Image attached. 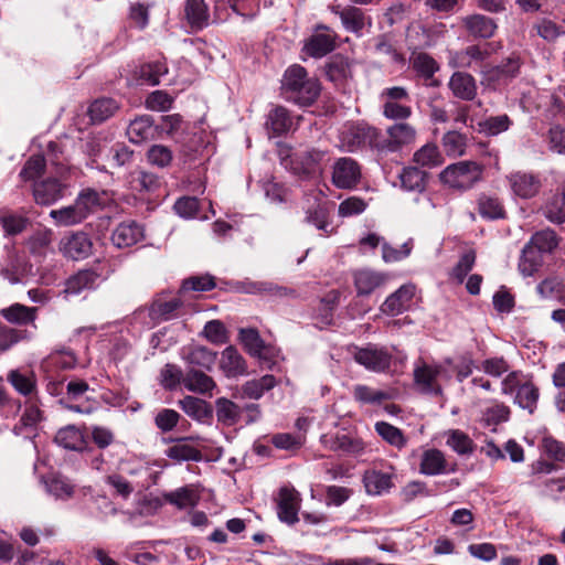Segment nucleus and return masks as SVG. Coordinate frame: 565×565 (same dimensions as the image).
I'll return each mask as SVG.
<instances>
[{"instance_id": "obj_1", "label": "nucleus", "mask_w": 565, "mask_h": 565, "mask_svg": "<svg viewBox=\"0 0 565 565\" xmlns=\"http://www.w3.org/2000/svg\"><path fill=\"white\" fill-rule=\"evenodd\" d=\"M320 83L310 77L305 67L295 64L289 66L281 81V92L285 99L300 106H309L320 95Z\"/></svg>"}, {"instance_id": "obj_2", "label": "nucleus", "mask_w": 565, "mask_h": 565, "mask_svg": "<svg viewBox=\"0 0 565 565\" xmlns=\"http://www.w3.org/2000/svg\"><path fill=\"white\" fill-rule=\"evenodd\" d=\"M414 385L425 395L441 396L444 385L451 379L449 369L444 363H428L419 359L414 364Z\"/></svg>"}, {"instance_id": "obj_3", "label": "nucleus", "mask_w": 565, "mask_h": 565, "mask_svg": "<svg viewBox=\"0 0 565 565\" xmlns=\"http://www.w3.org/2000/svg\"><path fill=\"white\" fill-rule=\"evenodd\" d=\"M99 204V195L96 191L87 189L79 193L72 205L52 210L50 216L57 226H73L82 223Z\"/></svg>"}, {"instance_id": "obj_4", "label": "nucleus", "mask_w": 565, "mask_h": 565, "mask_svg": "<svg viewBox=\"0 0 565 565\" xmlns=\"http://www.w3.org/2000/svg\"><path fill=\"white\" fill-rule=\"evenodd\" d=\"M380 129L366 124H347L339 135L340 147L348 152H355L366 147L377 152Z\"/></svg>"}, {"instance_id": "obj_5", "label": "nucleus", "mask_w": 565, "mask_h": 565, "mask_svg": "<svg viewBox=\"0 0 565 565\" xmlns=\"http://www.w3.org/2000/svg\"><path fill=\"white\" fill-rule=\"evenodd\" d=\"M416 128L405 121L387 127L385 134L380 130L377 152L381 154L398 152L416 141Z\"/></svg>"}, {"instance_id": "obj_6", "label": "nucleus", "mask_w": 565, "mask_h": 565, "mask_svg": "<svg viewBox=\"0 0 565 565\" xmlns=\"http://www.w3.org/2000/svg\"><path fill=\"white\" fill-rule=\"evenodd\" d=\"M481 168L476 162L460 161L443 170L440 180L450 188L467 190L481 178Z\"/></svg>"}, {"instance_id": "obj_7", "label": "nucleus", "mask_w": 565, "mask_h": 565, "mask_svg": "<svg viewBox=\"0 0 565 565\" xmlns=\"http://www.w3.org/2000/svg\"><path fill=\"white\" fill-rule=\"evenodd\" d=\"M89 390L85 381L72 380L67 383L65 396L60 399V404L70 412L90 415L97 411L99 404L96 399L88 397L82 402V397Z\"/></svg>"}, {"instance_id": "obj_8", "label": "nucleus", "mask_w": 565, "mask_h": 565, "mask_svg": "<svg viewBox=\"0 0 565 565\" xmlns=\"http://www.w3.org/2000/svg\"><path fill=\"white\" fill-rule=\"evenodd\" d=\"M361 179V168L352 158H340L333 164L332 182L339 189H352Z\"/></svg>"}, {"instance_id": "obj_9", "label": "nucleus", "mask_w": 565, "mask_h": 565, "mask_svg": "<svg viewBox=\"0 0 565 565\" xmlns=\"http://www.w3.org/2000/svg\"><path fill=\"white\" fill-rule=\"evenodd\" d=\"M277 514L281 522L289 525L299 521L300 494L295 488L282 487L277 498Z\"/></svg>"}, {"instance_id": "obj_10", "label": "nucleus", "mask_w": 565, "mask_h": 565, "mask_svg": "<svg viewBox=\"0 0 565 565\" xmlns=\"http://www.w3.org/2000/svg\"><path fill=\"white\" fill-rule=\"evenodd\" d=\"M354 360L366 370L381 373L388 370L392 355L383 348L367 345L355 352Z\"/></svg>"}, {"instance_id": "obj_11", "label": "nucleus", "mask_w": 565, "mask_h": 565, "mask_svg": "<svg viewBox=\"0 0 565 565\" xmlns=\"http://www.w3.org/2000/svg\"><path fill=\"white\" fill-rule=\"evenodd\" d=\"M316 31L305 44V51L308 55L320 58L334 50L337 34L327 25H318Z\"/></svg>"}, {"instance_id": "obj_12", "label": "nucleus", "mask_w": 565, "mask_h": 565, "mask_svg": "<svg viewBox=\"0 0 565 565\" xmlns=\"http://www.w3.org/2000/svg\"><path fill=\"white\" fill-rule=\"evenodd\" d=\"M358 296H369L377 288L384 286L390 276L371 268L356 269L352 274Z\"/></svg>"}, {"instance_id": "obj_13", "label": "nucleus", "mask_w": 565, "mask_h": 565, "mask_svg": "<svg viewBox=\"0 0 565 565\" xmlns=\"http://www.w3.org/2000/svg\"><path fill=\"white\" fill-rule=\"evenodd\" d=\"M488 55L489 52L486 47L470 45L465 50L451 53L449 64L455 68H475L480 66Z\"/></svg>"}, {"instance_id": "obj_14", "label": "nucleus", "mask_w": 565, "mask_h": 565, "mask_svg": "<svg viewBox=\"0 0 565 565\" xmlns=\"http://www.w3.org/2000/svg\"><path fill=\"white\" fill-rule=\"evenodd\" d=\"M326 152L311 149L296 154L295 171L303 178H311L321 173V162Z\"/></svg>"}, {"instance_id": "obj_15", "label": "nucleus", "mask_w": 565, "mask_h": 565, "mask_svg": "<svg viewBox=\"0 0 565 565\" xmlns=\"http://www.w3.org/2000/svg\"><path fill=\"white\" fill-rule=\"evenodd\" d=\"M195 440H200V437L191 436L175 439V443L170 446L164 454L175 462L200 461L202 459V454L196 446L191 444Z\"/></svg>"}, {"instance_id": "obj_16", "label": "nucleus", "mask_w": 565, "mask_h": 565, "mask_svg": "<svg viewBox=\"0 0 565 565\" xmlns=\"http://www.w3.org/2000/svg\"><path fill=\"white\" fill-rule=\"evenodd\" d=\"M415 294L413 285H403L390 295L382 303L381 310L385 315L397 316L406 310Z\"/></svg>"}, {"instance_id": "obj_17", "label": "nucleus", "mask_w": 565, "mask_h": 565, "mask_svg": "<svg viewBox=\"0 0 565 565\" xmlns=\"http://www.w3.org/2000/svg\"><path fill=\"white\" fill-rule=\"evenodd\" d=\"M93 244L89 237L83 233H73L61 242L63 253L72 259L86 258L92 252Z\"/></svg>"}, {"instance_id": "obj_18", "label": "nucleus", "mask_w": 565, "mask_h": 565, "mask_svg": "<svg viewBox=\"0 0 565 565\" xmlns=\"http://www.w3.org/2000/svg\"><path fill=\"white\" fill-rule=\"evenodd\" d=\"M143 238V230L136 222L120 223L111 234V242L117 248L130 247Z\"/></svg>"}, {"instance_id": "obj_19", "label": "nucleus", "mask_w": 565, "mask_h": 565, "mask_svg": "<svg viewBox=\"0 0 565 565\" xmlns=\"http://www.w3.org/2000/svg\"><path fill=\"white\" fill-rule=\"evenodd\" d=\"M513 193L522 199H530L536 195L541 188L540 179L527 172H515L509 177Z\"/></svg>"}, {"instance_id": "obj_20", "label": "nucleus", "mask_w": 565, "mask_h": 565, "mask_svg": "<svg viewBox=\"0 0 565 565\" xmlns=\"http://www.w3.org/2000/svg\"><path fill=\"white\" fill-rule=\"evenodd\" d=\"M321 443L332 451L358 455L364 450V444L361 439L351 437L347 434L323 435Z\"/></svg>"}, {"instance_id": "obj_21", "label": "nucleus", "mask_w": 565, "mask_h": 565, "mask_svg": "<svg viewBox=\"0 0 565 565\" xmlns=\"http://www.w3.org/2000/svg\"><path fill=\"white\" fill-rule=\"evenodd\" d=\"M182 359L190 365L211 370L216 361V352L199 344L184 347L181 351Z\"/></svg>"}, {"instance_id": "obj_22", "label": "nucleus", "mask_w": 565, "mask_h": 565, "mask_svg": "<svg viewBox=\"0 0 565 565\" xmlns=\"http://www.w3.org/2000/svg\"><path fill=\"white\" fill-rule=\"evenodd\" d=\"M468 33L475 38L490 39L497 31V23L492 18L483 14H471L462 19Z\"/></svg>"}, {"instance_id": "obj_23", "label": "nucleus", "mask_w": 565, "mask_h": 565, "mask_svg": "<svg viewBox=\"0 0 565 565\" xmlns=\"http://www.w3.org/2000/svg\"><path fill=\"white\" fill-rule=\"evenodd\" d=\"M455 97L462 100H472L477 96V84L472 75L465 72H455L448 83Z\"/></svg>"}, {"instance_id": "obj_24", "label": "nucleus", "mask_w": 565, "mask_h": 565, "mask_svg": "<svg viewBox=\"0 0 565 565\" xmlns=\"http://www.w3.org/2000/svg\"><path fill=\"white\" fill-rule=\"evenodd\" d=\"M99 278V274L93 269L79 270L66 280L64 292L79 295L85 290L94 289L98 285Z\"/></svg>"}, {"instance_id": "obj_25", "label": "nucleus", "mask_w": 565, "mask_h": 565, "mask_svg": "<svg viewBox=\"0 0 565 565\" xmlns=\"http://www.w3.org/2000/svg\"><path fill=\"white\" fill-rule=\"evenodd\" d=\"M0 316L9 323L17 326L33 324L38 317L36 307L13 303L0 310Z\"/></svg>"}, {"instance_id": "obj_26", "label": "nucleus", "mask_w": 565, "mask_h": 565, "mask_svg": "<svg viewBox=\"0 0 565 565\" xmlns=\"http://www.w3.org/2000/svg\"><path fill=\"white\" fill-rule=\"evenodd\" d=\"M180 408L192 419L205 423L213 416L211 405L199 397L188 395L178 402Z\"/></svg>"}, {"instance_id": "obj_27", "label": "nucleus", "mask_w": 565, "mask_h": 565, "mask_svg": "<svg viewBox=\"0 0 565 565\" xmlns=\"http://www.w3.org/2000/svg\"><path fill=\"white\" fill-rule=\"evenodd\" d=\"M33 195L38 204H53L63 196V184L56 179L44 180L34 184Z\"/></svg>"}, {"instance_id": "obj_28", "label": "nucleus", "mask_w": 565, "mask_h": 565, "mask_svg": "<svg viewBox=\"0 0 565 565\" xmlns=\"http://www.w3.org/2000/svg\"><path fill=\"white\" fill-rule=\"evenodd\" d=\"M447 461L443 451L436 448L425 449L420 455L419 472L437 476L446 472Z\"/></svg>"}, {"instance_id": "obj_29", "label": "nucleus", "mask_w": 565, "mask_h": 565, "mask_svg": "<svg viewBox=\"0 0 565 565\" xmlns=\"http://www.w3.org/2000/svg\"><path fill=\"white\" fill-rule=\"evenodd\" d=\"M220 369L227 377H237L246 373V363L237 349L230 345L222 352Z\"/></svg>"}, {"instance_id": "obj_30", "label": "nucleus", "mask_w": 565, "mask_h": 565, "mask_svg": "<svg viewBox=\"0 0 565 565\" xmlns=\"http://www.w3.org/2000/svg\"><path fill=\"white\" fill-rule=\"evenodd\" d=\"M215 414L218 424L232 427L239 423L242 407L226 397H218L215 399Z\"/></svg>"}, {"instance_id": "obj_31", "label": "nucleus", "mask_w": 565, "mask_h": 565, "mask_svg": "<svg viewBox=\"0 0 565 565\" xmlns=\"http://www.w3.org/2000/svg\"><path fill=\"white\" fill-rule=\"evenodd\" d=\"M277 381L274 375H264L245 382L238 393L239 398L259 399L267 391L274 388Z\"/></svg>"}, {"instance_id": "obj_32", "label": "nucleus", "mask_w": 565, "mask_h": 565, "mask_svg": "<svg viewBox=\"0 0 565 565\" xmlns=\"http://www.w3.org/2000/svg\"><path fill=\"white\" fill-rule=\"evenodd\" d=\"M352 396L362 405H381L393 397L386 390H376L365 384H356L352 387Z\"/></svg>"}, {"instance_id": "obj_33", "label": "nucleus", "mask_w": 565, "mask_h": 565, "mask_svg": "<svg viewBox=\"0 0 565 565\" xmlns=\"http://www.w3.org/2000/svg\"><path fill=\"white\" fill-rule=\"evenodd\" d=\"M184 387L198 394H211L216 387L214 380L204 372L191 369L183 377Z\"/></svg>"}, {"instance_id": "obj_34", "label": "nucleus", "mask_w": 565, "mask_h": 565, "mask_svg": "<svg viewBox=\"0 0 565 565\" xmlns=\"http://www.w3.org/2000/svg\"><path fill=\"white\" fill-rule=\"evenodd\" d=\"M292 124L294 121L289 111L282 106L273 108L266 120V127L274 136H280L289 131Z\"/></svg>"}, {"instance_id": "obj_35", "label": "nucleus", "mask_w": 565, "mask_h": 565, "mask_svg": "<svg viewBox=\"0 0 565 565\" xmlns=\"http://www.w3.org/2000/svg\"><path fill=\"white\" fill-rule=\"evenodd\" d=\"M345 30L359 34L366 24H371L364 12L356 7H345L342 11H335Z\"/></svg>"}, {"instance_id": "obj_36", "label": "nucleus", "mask_w": 565, "mask_h": 565, "mask_svg": "<svg viewBox=\"0 0 565 565\" xmlns=\"http://www.w3.org/2000/svg\"><path fill=\"white\" fill-rule=\"evenodd\" d=\"M185 17L192 29L202 30L209 23V10L204 0H188Z\"/></svg>"}, {"instance_id": "obj_37", "label": "nucleus", "mask_w": 565, "mask_h": 565, "mask_svg": "<svg viewBox=\"0 0 565 565\" xmlns=\"http://www.w3.org/2000/svg\"><path fill=\"white\" fill-rule=\"evenodd\" d=\"M55 441L63 448L75 451H82L86 446L83 433L73 425L61 428L55 436Z\"/></svg>"}, {"instance_id": "obj_38", "label": "nucleus", "mask_w": 565, "mask_h": 565, "mask_svg": "<svg viewBox=\"0 0 565 565\" xmlns=\"http://www.w3.org/2000/svg\"><path fill=\"white\" fill-rule=\"evenodd\" d=\"M7 380L18 393L24 396L31 395L36 388V380L32 371L11 370Z\"/></svg>"}, {"instance_id": "obj_39", "label": "nucleus", "mask_w": 565, "mask_h": 565, "mask_svg": "<svg viewBox=\"0 0 565 565\" xmlns=\"http://www.w3.org/2000/svg\"><path fill=\"white\" fill-rule=\"evenodd\" d=\"M363 482L369 494L380 495L388 491L392 486V475L371 470L366 471L363 477Z\"/></svg>"}, {"instance_id": "obj_40", "label": "nucleus", "mask_w": 565, "mask_h": 565, "mask_svg": "<svg viewBox=\"0 0 565 565\" xmlns=\"http://www.w3.org/2000/svg\"><path fill=\"white\" fill-rule=\"evenodd\" d=\"M520 62L516 57H509L501 65L489 68L484 72L488 81H494L499 84H507L519 73Z\"/></svg>"}, {"instance_id": "obj_41", "label": "nucleus", "mask_w": 565, "mask_h": 565, "mask_svg": "<svg viewBox=\"0 0 565 565\" xmlns=\"http://www.w3.org/2000/svg\"><path fill=\"white\" fill-rule=\"evenodd\" d=\"M374 428L379 436L392 447H395L398 450L406 447L407 437L399 428L387 422H377L375 423Z\"/></svg>"}, {"instance_id": "obj_42", "label": "nucleus", "mask_w": 565, "mask_h": 565, "mask_svg": "<svg viewBox=\"0 0 565 565\" xmlns=\"http://www.w3.org/2000/svg\"><path fill=\"white\" fill-rule=\"evenodd\" d=\"M163 499L168 503L175 505L178 509H186L198 504L199 494L190 487H182L174 491L164 493Z\"/></svg>"}, {"instance_id": "obj_43", "label": "nucleus", "mask_w": 565, "mask_h": 565, "mask_svg": "<svg viewBox=\"0 0 565 565\" xmlns=\"http://www.w3.org/2000/svg\"><path fill=\"white\" fill-rule=\"evenodd\" d=\"M181 300L172 298L170 300L158 299L149 307V317L153 322H161L173 317V312L180 308Z\"/></svg>"}, {"instance_id": "obj_44", "label": "nucleus", "mask_w": 565, "mask_h": 565, "mask_svg": "<svg viewBox=\"0 0 565 565\" xmlns=\"http://www.w3.org/2000/svg\"><path fill=\"white\" fill-rule=\"evenodd\" d=\"M543 263L542 254L533 246L525 245L519 263V270L524 277L533 276Z\"/></svg>"}, {"instance_id": "obj_45", "label": "nucleus", "mask_w": 565, "mask_h": 565, "mask_svg": "<svg viewBox=\"0 0 565 565\" xmlns=\"http://www.w3.org/2000/svg\"><path fill=\"white\" fill-rule=\"evenodd\" d=\"M539 397V388L532 382L525 381L516 391L514 403L532 414L536 408Z\"/></svg>"}, {"instance_id": "obj_46", "label": "nucleus", "mask_w": 565, "mask_h": 565, "mask_svg": "<svg viewBox=\"0 0 565 565\" xmlns=\"http://www.w3.org/2000/svg\"><path fill=\"white\" fill-rule=\"evenodd\" d=\"M153 121L148 116L134 119L128 128L127 135L131 142L140 143L152 135Z\"/></svg>"}, {"instance_id": "obj_47", "label": "nucleus", "mask_w": 565, "mask_h": 565, "mask_svg": "<svg viewBox=\"0 0 565 565\" xmlns=\"http://www.w3.org/2000/svg\"><path fill=\"white\" fill-rule=\"evenodd\" d=\"M510 407L501 402H493V404L487 407L482 412L481 423L486 427L497 426L501 423H505L510 418Z\"/></svg>"}, {"instance_id": "obj_48", "label": "nucleus", "mask_w": 565, "mask_h": 565, "mask_svg": "<svg viewBox=\"0 0 565 565\" xmlns=\"http://www.w3.org/2000/svg\"><path fill=\"white\" fill-rule=\"evenodd\" d=\"M117 109L118 104L113 98H99L92 103L88 114L94 122H103L111 117Z\"/></svg>"}, {"instance_id": "obj_49", "label": "nucleus", "mask_w": 565, "mask_h": 565, "mask_svg": "<svg viewBox=\"0 0 565 565\" xmlns=\"http://www.w3.org/2000/svg\"><path fill=\"white\" fill-rule=\"evenodd\" d=\"M446 444L458 455H470L473 451L475 444L466 433L451 429L446 433Z\"/></svg>"}, {"instance_id": "obj_50", "label": "nucleus", "mask_w": 565, "mask_h": 565, "mask_svg": "<svg viewBox=\"0 0 565 565\" xmlns=\"http://www.w3.org/2000/svg\"><path fill=\"white\" fill-rule=\"evenodd\" d=\"M479 214L489 220L501 218L504 216V209L501 202L493 196L481 194L478 199Z\"/></svg>"}, {"instance_id": "obj_51", "label": "nucleus", "mask_w": 565, "mask_h": 565, "mask_svg": "<svg viewBox=\"0 0 565 565\" xmlns=\"http://www.w3.org/2000/svg\"><path fill=\"white\" fill-rule=\"evenodd\" d=\"M239 340L245 350L253 356H262L265 343L262 340L258 331L253 328L241 329Z\"/></svg>"}, {"instance_id": "obj_52", "label": "nucleus", "mask_w": 565, "mask_h": 565, "mask_svg": "<svg viewBox=\"0 0 565 565\" xmlns=\"http://www.w3.org/2000/svg\"><path fill=\"white\" fill-rule=\"evenodd\" d=\"M401 184L408 191H422L425 188V173L415 167H407L399 173Z\"/></svg>"}, {"instance_id": "obj_53", "label": "nucleus", "mask_w": 565, "mask_h": 565, "mask_svg": "<svg viewBox=\"0 0 565 565\" xmlns=\"http://www.w3.org/2000/svg\"><path fill=\"white\" fill-rule=\"evenodd\" d=\"M527 245L533 246L541 254L552 253L558 245V238L554 231L544 230L535 233Z\"/></svg>"}, {"instance_id": "obj_54", "label": "nucleus", "mask_w": 565, "mask_h": 565, "mask_svg": "<svg viewBox=\"0 0 565 565\" xmlns=\"http://www.w3.org/2000/svg\"><path fill=\"white\" fill-rule=\"evenodd\" d=\"M414 161L422 167H436L441 163V154L434 143L424 145L414 153Z\"/></svg>"}, {"instance_id": "obj_55", "label": "nucleus", "mask_w": 565, "mask_h": 565, "mask_svg": "<svg viewBox=\"0 0 565 565\" xmlns=\"http://www.w3.org/2000/svg\"><path fill=\"white\" fill-rule=\"evenodd\" d=\"M111 141L102 135L89 137L85 143V151L88 156L99 158L102 160L108 159L109 148Z\"/></svg>"}, {"instance_id": "obj_56", "label": "nucleus", "mask_w": 565, "mask_h": 565, "mask_svg": "<svg viewBox=\"0 0 565 565\" xmlns=\"http://www.w3.org/2000/svg\"><path fill=\"white\" fill-rule=\"evenodd\" d=\"M443 147L450 157H459L465 153L466 137L455 130L448 131L443 137Z\"/></svg>"}, {"instance_id": "obj_57", "label": "nucleus", "mask_w": 565, "mask_h": 565, "mask_svg": "<svg viewBox=\"0 0 565 565\" xmlns=\"http://www.w3.org/2000/svg\"><path fill=\"white\" fill-rule=\"evenodd\" d=\"M46 491L56 499H68L74 493V487L60 476H52L45 481Z\"/></svg>"}, {"instance_id": "obj_58", "label": "nucleus", "mask_w": 565, "mask_h": 565, "mask_svg": "<svg viewBox=\"0 0 565 565\" xmlns=\"http://www.w3.org/2000/svg\"><path fill=\"white\" fill-rule=\"evenodd\" d=\"M26 338V331L11 328L0 322V352L10 350L14 344Z\"/></svg>"}, {"instance_id": "obj_59", "label": "nucleus", "mask_w": 565, "mask_h": 565, "mask_svg": "<svg viewBox=\"0 0 565 565\" xmlns=\"http://www.w3.org/2000/svg\"><path fill=\"white\" fill-rule=\"evenodd\" d=\"M536 290L544 298L562 299L565 297V285L557 277L544 279L537 285Z\"/></svg>"}, {"instance_id": "obj_60", "label": "nucleus", "mask_w": 565, "mask_h": 565, "mask_svg": "<svg viewBox=\"0 0 565 565\" xmlns=\"http://www.w3.org/2000/svg\"><path fill=\"white\" fill-rule=\"evenodd\" d=\"M167 72L168 68L164 63L153 62L140 67L139 77L146 84L154 86L160 83V77L167 74Z\"/></svg>"}, {"instance_id": "obj_61", "label": "nucleus", "mask_w": 565, "mask_h": 565, "mask_svg": "<svg viewBox=\"0 0 565 565\" xmlns=\"http://www.w3.org/2000/svg\"><path fill=\"white\" fill-rule=\"evenodd\" d=\"M203 337L213 344H224L228 341L225 326L220 320L206 322L202 331Z\"/></svg>"}, {"instance_id": "obj_62", "label": "nucleus", "mask_w": 565, "mask_h": 565, "mask_svg": "<svg viewBox=\"0 0 565 565\" xmlns=\"http://www.w3.org/2000/svg\"><path fill=\"white\" fill-rule=\"evenodd\" d=\"M510 125L508 115L491 116L479 124L480 130L491 136L507 131Z\"/></svg>"}, {"instance_id": "obj_63", "label": "nucleus", "mask_w": 565, "mask_h": 565, "mask_svg": "<svg viewBox=\"0 0 565 565\" xmlns=\"http://www.w3.org/2000/svg\"><path fill=\"white\" fill-rule=\"evenodd\" d=\"M132 154V150H130L126 145L111 143L108 159H106V161L109 162L113 167H124L131 162Z\"/></svg>"}, {"instance_id": "obj_64", "label": "nucleus", "mask_w": 565, "mask_h": 565, "mask_svg": "<svg viewBox=\"0 0 565 565\" xmlns=\"http://www.w3.org/2000/svg\"><path fill=\"white\" fill-rule=\"evenodd\" d=\"M413 67L425 78H430L439 68L437 62L426 53H419L413 58Z\"/></svg>"}]
</instances>
